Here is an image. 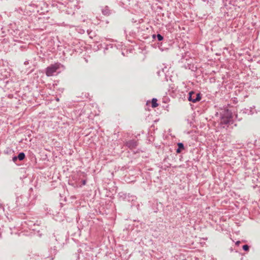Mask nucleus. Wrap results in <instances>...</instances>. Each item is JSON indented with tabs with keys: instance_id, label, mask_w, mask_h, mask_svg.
I'll list each match as a JSON object with an SVG mask.
<instances>
[{
	"instance_id": "obj_1",
	"label": "nucleus",
	"mask_w": 260,
	"mask_h": 260,
	"mask_svg": "<svg viewBox=\"0 0 260 260\" xmlns=\"http://www.w3.org/2000/svg\"><path fill=\"white\" fill-rule=\"evenodd\" d=\"M232 114L229 110H224L220 113L219 126L222 128H227L230 123H232Z\"/></svg>"
},
{
	"instance_id": "obj_2",
	"label": "nucleus",
	"mask_w": 260,
	"mask_h": 260,
	"mask_svg": "<svg viewBox=\"0 0 260 260\" xmlns=\"http://www.w3.org/2000/svg\"><path fill=\"white\" fill-rule=\"evenodd\" d=\"M59 68V64L58 63H56L51 64L46 68V75L48 77L52 76L54 75V74L57 71V70Z\"/></svg>"
},
{
	"instance_id": "obj_3",
	"label": "nucleus",
	"mask_w": 260,
	"mask_h": 260,
	"mask_svg": "<svg viewBox=\"0 0 260 260\" xmlns=\"http://www.w3.org/2000/svg\"><path fill=\"white\" fill-rule=\"evenodd\" d=\"M201 99L200 93H196L193 91H190L189 93L188 100L193 103L199 101Z\"/></svg>"
},
{
	"instance_id": "obj_4",
	"label": "nucleus",
	"mask_w": 260,
	"mask_h": 260,
	"mask_svg": "<svg viewBox=\"0 0 260 260\" xmlns=\"http://www.w3.org/2000/svg\"><path fill=\"white\" fill-rule=\"evenodd\" d=\"M126 146H127L130 149H134L136 148L138 145L137 141L135 140H130L128 142H126L125 144Z\"/></svg>"
},
{
	"instance_id": "obj_5",
	"label": "nucleus",
	"mask_w": 260,
	"mask_h": 260,
	"mask_svg": "<svg viewBox=\"0 0 260 260\" xmlns=\"http://www.w3.org/2000/svg\"><path fill=\"white\" fill-rule=\"evenodd\" d=\"M102 13L104 15L108 16L111 14V10L108 6H106L102 9Z\"/></svg>"
},
{
	"instance_id": "obj_6",
	"label": "nucleus",
	"mask_w": 260,
	"mask_h": 260,
	"mask_svg": "<svg viewBox=\"0 0 260 260\" xmlns=\"http://www.w3.org/2000/svg\"><path fill=\"white\" fill-rule=\"evenodd\" d=\"M178 148L176 150V152L177 153H179L181 152V150L184 149V145L182 143H178Z\"/></svg>"
},
{
	"instance_id": "obj_7",
	"label": "nucleus",
	"mask_w": 260,
	"mask_h": 260,
	"mask_svg": "<svg viewBox=\"0 0 260 260\" xmlns=\"http://www.w3.org/2000/svg\"><path fill=\"white\" fill-rule=\"evenodd\" d=\"M157 99L155 98H153L152 100V108H155L158 106V104L157 103Z\"/></svg>"
},
{
	"instance_id": "obj_8",
	"label": "nucleus",
	"mask_w": 260,
	"mask_h": 260,
	"mask_svg": "<svg viewBox=\"0 0 260 260\" xmlns=\"http://www.w3.org/2000/svg\"><path fill=\"white\" fill-rule=\"evenodd\" d=\"M25 155L23 152H20L18 155V158L20 160H22L24 159Z\"/></svg>"
},
{
	"instance_id": "obj_9",
	"label": "nucleus",
	"mask_w": 260,
	"mask_h": 260,
	"mask_svg": "<svg viewBox=\"0 0 260 260\" xmlns=\"http://www.w3.org/2000/svg\"><path fill=\"white\" fill-rule=\"evenodd\" d=\"M50 252L51 254H56V253H57L56 246H54L53 247L51 248Z\"/></svg>"
},
{
	"instance_id": "obj_10",
	"label": "nucleus",
	"mask_w": 260,
	"mask_h": 260,
	"mask_svg": "<svg viewBox=\"0 0 260 260\" xmlns=\"http://www.w3.org/2000/svg\"><path fill=\"white\" fill-rule=\"evenodd\" d=\"M156 37L159 41H162L164 39L163 37L160 34H157Z\"/></svg>"
},
{
	"instance_id": "obj_11",
	"label": "nucleus",
	"mask_w": 260,
	"mask_h": 260,
	"mask_svg": "<svg viewBox=\"0 0 260 260\" xmlns=\"http://www.w3.org/2000/svg\"><path fill=\"white\" fill-rule=\"evenodd\" d=\"M249 247L248 245H244L243 246V249L245 251H248Z\"/></svg>"
},
{
	"instance_id": "obj_12",
	"label": "nucleus",
	"mask_w": 260,
	"mask_h": 260,
	"mask_svg": "<svg viewBox=\"0 0 260 260\" xmlns=\"http://www.w3.org/2000/svg\"><path fill=\"white\" fill-rule=\"evenodd\" d=\"M17 159H18V156H14L12 158L13 161L14 162H15L17 160Z\"/></svg>"
},
{
	"instance_id": "obj_13",
	"label": "nucleus",
	"mask_w": 260,
	"mask_h": 260,
	"mask_svg": "<svg viewBox=\"0 0 260 260\" xmlns=\"http://www.w3.org/2000/svg\"><path fill=\"white\" fill-rule=\"evenodd\" d=\"M86 183V180H84L82 181V184L83 185H85Z\"/></svg>"
},
{
	"instance_id": "obj_14",
	"label": "nucleus",
	"mask_w": 260,
	"mask_h": 260,
	"mask_svg": "<svg viewBox=\"0 0 260 260\" xmlns=\"http://www.w3.org/2000/svg\"><path fill=\"white\" fill-rule=\"evenodd\" d=\"M240 243V241H238L236 242V244L238 245H239Z\"/></svg>"
},
{
	"instance_id": "obj_15",
	"label": "nucleus",
	"mask_w": 260,
	"mask_h": 260,
	"mask_svg": "<svg viewBox=\"0 0 260 260\" xmlns=\"http://www.w3.org/2000/svg\"><path fill=\"white\" fill-rule=\"evenodd\" d=\"M195 96H196V95H193V96H192V98H195Z\"/></svg>"
}]
</instances>
